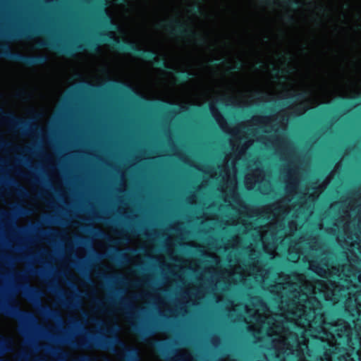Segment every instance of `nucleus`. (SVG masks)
<instances>
[{
    "mask_svg": "<svg viewBox=\"0 0 361 361\" xmlns=\"http://www.w3.org/2000/svg\"><path fill=\"white\" fill-rule=\"evenodd\" d=\"M99 36L102 42H110L115 49L122 52H130L136 57L152 61L154 65L163 68L166 71L172 70V67L167 65L164 58H157V53L154 50L140 49L133 42L118 39L108 32H100Z\"/></svg>",
    "mask_w": 361,
    "mask_h": 361,
    "instance_id": "1",
    "label": "nucleus"
},
{
    "mask_svg": "<svg viewBox=\"0 0 361 361\" xmlns=\"http://www.w3.org/2000/svg\"><path fill=\"white\" fill-rule=\"evenodd\" d=\"M0 47V59L6 58L12 61L20 62L27 66L42 65L48 61V56L46 55L28 56L19 52L12 51L5 44L1 45Z\"/></svg>",
    "mask_w": 361,
    "mask_h": 361,
    "instance_id": "2",
    "label": "nucleus"
},
{
    "mask_svg": "<svg viewBox=\"0 0 361 361\" xmlns=\"http://www.w3.org/2000/svg\"><path fill=\"white\" fill-rule=\"evenodd\" d=\"M164 28L169 31L172 36L187 37L195 39L198 44H204L206 39L192 28L178 19H173L170 23L164 25Z\"/></svg>",
    "mask_w": 361,
    "mask_h": 361,
    "instance_id": "3",
    "label": "nucleus"
},
{
    "mask_svg": "<svg viewBox=\"0 0 361 361\" xmlns=\"http://www.w3.org/2000/svg\"><path fill=\"white\" fill-rule=\"evenodd\" d=\"M120 347L123 353L124 357L128 361H138V350L134 347H128L125 343L116 334L111 338H104L99 347L104 350L114 351V347Z\"/></svg>",
    "mask_w": 361,
    "mask_h": 361,
    "instance_id": "4",
    "label": "nucleus"
},
{
    "mask_svg": "<svg viewBox=\"0 0 361 361\" xmlns=\"http://www.w3.org/2000/svg\"><path fill=\"white\" fill-rule=\"evenodd\" d=\"M39 47H51L61 54L69 56H73L78 51L85 50L87 48L92 52L99 51V44L94 42H86L84 44L76 45L75 47L63 46L51 41H43L39 43Z\"/></svg>",
    "mask_w": 361,
    "mask_h": 361,
    "instance_id": "5",
    "label": "nucleus"
},
{
    "mask_svg": "<svg viewBox=\"0 0 361 361\" xmlns=\"http://www.w3.org/2000/svg\"><path fill=\"white\" fill-rule=\"evenodd\" d=\"M0 314L20 321L34 319L30 312L20 309L16 302L0 301Z\"/></svg>",
    "mask_w": 361,
    "mask_h": 361,
    "instance_id": "6",
    "label": "nucleus"
},
{
    "mask_svg": "<svg viewBox=\"0 0 361 361\" xmlns=\"http://www.w3.org/2000/svg\"><path fill=\"white\" fill-rule=\"evenodd\" d=\"M106 304L116 307L119 310H123L129 317H133L135 315V308L128 298H119L117 300L116 298L110 296L107 298Z\"/></svg>",
    "mask_w": 361,
    "mask_h": 361,
    "instance_id": "7",
    "label": "nucleus"
},
{
    "mask_svg": "<svg viewBox=\"0 0 361 361\" xmlns=\"http://www.w3.org/2000/svg\"><path fill=\"white\" fill-rule=\"evenodd\" d=\"M1 116L4 120L10 124L13 128L20 129L24 133L31 130L34 127V126L30 122L23 120L16 116L12 113H6L2 111Z\"/></svg>",
    "mask_w": 361,
    "mask_h": 361,
    "instance_id": "8",
    "label": "nucleus"
},
{
    "mask_svg": "<svg viewBox=\"0 0 361 361\" xmlns=\"http://www.w3.org/2000/svg\"><path fill=\"white\" fill-rule=\"evenodd\" d=\"M25 296L32 302H39L42 292L35 286L26 283L23 286Z\"/></svg>",
    "mask_w": 361,
    "mask_h": 361,
    "instance_id": "9",
    "label": "nucleus"
},
{
    "mask_svg": "<svg viewBox=\"0 0 361 361\" xmlns=\"http://www.w3.org/2000/svg\"><path fill=\"white\" fill-rule=\"evenodd\" d=\"M39 312L42 315L46 316L49 318L54 319H61L60 314L57 311L50 308L47 305H40Z\"/></svg>",
    "mask_w": 361,
    "mask_h": 361,
    "instance_id": "10",
    "label": "nucleus"
},
{
    "mask_svg": "<svg viewBox=\"0 0 361 361\" xmlns=\"http://www.w3.org/2000/svg\"><path fill=\"white\" fill-rule=\"evenodd\" d=\"M192 75L191 73L187 71H182L177 74L176 81L178 84L184 83L190 79Z\"/></svg>",
    "mask_w": 361,
    "mask_h": 361,
    "instance_id": "11",
    "label": "nucleus"
},
{
    "mask_svg": "<svg viewBox=\"0 0 361 361\" xmlns=\"http://www.w3.org/2000/svg\"><path fill=\"white\" fill-rule=\"evenodd\" d=\"M70 345L74 348H89L90 345L87 341H75L71 340L69 342Z\"/></svg>",
    "mask_w": 361,
    "mask_h": 361,
    "instance_id": "12",
    "label": "nucleus"
},
{
    "mask_svg": "<svg viewBox=\"0 0 361 361\" xmlns=\"http://www.w3.org/2000/svg\"><path fill=\"white\" fill-rule=\"evenodd\" d=\"M11 180L14 184V185H15V187H16V188L17 190L18 193L20 196H23V197H27L28 196V192L27 191V190L23 186L20 185L18 183H17L13 179H11Z\"/></svg>",
    "mask_w": 361,
    "mask_h": 361,
    "instance_id": "13",
    "label": "nucleus"
},
{
    "mask_svg": "<svg viewBox=\"0 0 361 361\" xmlns=\"http://www.w3.org/2000/svg\"><path fill=\"white\" fill-rule=\"evenodd\" d=\"M115 254L118 261L122 263H125L128 262V257L126 253H123L121 250L116 248Z\"/></svg>",
    "mask_w": 361,
    "mask_h": 361,
    "instance_id": "14",
    "label": "nucleus"
},
{
    "mask_svg": "<svg viewBox=\"0 0 361 361\" xmlns=\"http://www.w3.org/2000/svg\"><path fill=\"white\" fill-rule=\"evenodd\" d=\"M282 1L285 6L292 7L293 8H298L302 6V3L299 0H283Z\"/></svg>",
    "mask_w": 361,
    "mask_h": 361,
    "instance_id": "15",
    "label": "nucleus"
},
{
    "mask_svg": "<svg viewBox=\"0 0 361 361\" xmlns=\"http://www.w3.org/2000/svg\"><path fill=\"white\" fill-rule=\"evenodd\" d=\"M132 328L143 339L149 334L147 331L143 330L136 324H132Z\"/></svg>",
    "mask_w": 361,
    "mask_h": 361,
    "instance_id": "16",
    "label": "nucleus"
},
{
    "mask_svg": "<svg viewBox=\"0 0 361 361\" xmlns=\"http://www.w3.org/2000/svg\"><path fill=\"white\" fill-rule=\"evenodd\" d=\"M9 342L4 336L0 335V350L2 352H8L10 350L8 348Z\"/></svg>",
    "mask_w": 361,
    "mask_h": 361,
    "instance_id": "17",
    "label": "nucleus"
},
{
    "mask_svg": "<svg viewBox=\"0 0 361 361\" xmlns=\"http://www.w3.org/2000/svg\"><path fill=\"white\" fill-rule=\"evenodd\" d=\"M243 68V63L238 61L235 66L228 67V72L232 73L240 71Z\"/></svg>",
    "mask_w": 361,
    "mask_h": 361,
    "instance_id": "18",
    "label": "nucleus"
},
{
    "mask_svg": "<svg viewBox=\"0 0 361 361\" xmlns=\"http://www.w3.org/2000/svg\"><path fill=\"white\" fill-rule=\"evenodd\" d=\"M190 12L192 14H202V11L199 4H195L190 9Z\"/></svg>",
    "mask_w": 361,
    "mask_h": 361,
    "instance_id": "19",
    "label": "nucleus"
},
{
    "mask_svg": "<svg viewBox=\"0 0 361 361\" xmlns=\"http://www.w3.org/2000/svg\"><path fill=\"white\" fill-rule=\"evenodd\" d=\"M93 234L94 235L102 238L106 237V233L99 228H93Z\"/></svg>",
    "mask_w": 361,
    "mask_h": 361,
    "instance_id": "20",
    "label": "nucleus"
},
{
    "mask_svg": "<svg viewBox=\"0 0 361 361\" xmlns=\"http://www.w3.org/2000/svg\"><path fill=\"white\" fill-rule=\"evenodd\" d=\"M286 21L288 23H290V24H293L295 23V18L293 17V16L292 15H288L286 17Z\"/></svg>",
    "mask_w": 361,
    "mask_h": 361,
    "instance_id": "21",
    "label": "nucleus"
},
{
    "mask_svg": "<svg viewBox=\"0 0 361 361\" xmlns=\"http://www.w3.org/2000/svg\"><path fill=\"white\" fill-rule=\"evenodd\" d=\"M13 37H14L13 39H16L17 38L22 37H28L29 35H27V32H22V33L15 34V35H13Z\"/></svg>",
    "mask_w": 361,
    "mask_h": 361,
    "instance_id": "22",
    "label": "nucleus"
},
{
    "mask_svg": "<svg viewBox=\"0 0 361 361\" xmlns=\"http://www.w3.org/2000/svg\"><path fill=\"white\" fill-rule=\"evenodd\" d=\"M75 361H92V358L87 355L78 357Z\"/></svg>",
    "mask_w": 361,
    "mask_h": 361,
    "instance_id": "23",
    "label": "nucleus"
},
{
    "mask_svg": "<svg viewBox=\"0 0 361 361\" xmlns=\"http://www.w3.org/2000/svg\"><path fill=\"white\" fill-rule=\"evenodd\" d=\"M51 289L54 293H62V290L56 284H54L51 286Z\"/></svg>",
    "mask_w": 361,
    "mask_h": 361,
    "instance_id": "24",
    "label": "nucleus"
},
{
    "mask_svg": "<svg viewBox=\"0 0 361 361\" xmlns=\"http://www.w3.org/2000/svg\"><path fill=\"white\" fill-rule=\"evenodd\" d=\"M18 212L22 214H27L29 213L27 209H25L21 207H18Z\"/></svg>",
    "mask_w": 361,
    "mask_h": 361,
    "instance_id": "25",
    "label": "nucleus"
},
{
    "mask_svg": "<svg viewBox=\"0 0 361 361\" xmlns=\"http://www.w3.org/2000/svg\"><path fill=\"white\" fill-rule=\"evenodd\" d=\"M262 1L268 5H275L276 4V0H262Z\"/></svg>",
    "mask_w": 361,
    "mask_h": 361,
    "instance_id": "26",
    "label": "nucleus"
},
{
    "mask_svg": "<svg viewBox=\"0 0 361 361\" xmlns=\"http://www.w3.org/2000/svg\"><path fill=\"white\" fill-rule=\"evenodd\" d=\"M97 306L101 309H104L105 304L100 300H97Z\"/></svg>",
    "mask_w": 361,
    "mask_h": 361,
    "instance_id": "27",
    "label": "nucleus"
},
{
    "mask_svg": "<svg viewBox=\"0 0 361 361\" xmlns=\"http://www.w3.org/2000/svg\"><path fill=\"white\" fill-rule=\"evenodd\" d=\"M319 271L317 272L320 276L324 277V276L321 273H325L326 271L320 267H317Z\"/></svg>",
    "mask_w": 361,
    "mask_h": 361,
    "instance_id": "28",
    "label": "nucleus"
},
{
    "mask_svg": "<svg viewBox=\"0 0 361 361\" xmlns=\"http://www.w3.org/2000/svg\"><path fill=\"white\" fill-rule=\"evenodd\" d=\"M63 303H64V305H65L66 307H72V306H73L72 302H71L70 300H64V301H63Z\"/></svg>",
    "mask_w": 361,
    "mask_h": 361,
    "instance_id": "29",
    "label": "nucleus"
},
{
    "mask_svg": "<svg viewBox=\"0 0 361 361\" xmlns=\"http://www.w3.org/2000/svg\"><path fill=\"white\" fill-rule=\"evenodd\" d=\"M272 71L276 75H277L281 72V71L276 68H273Z\"/></svg>",
    "mask_w": 361,
    "mask_h": 361,
    "instance_id": "30",
    "label": "nucleus"
},
{
    "mask_svg": "<svg viewBox=\"0 0 361 361\" xmlns=\"http://www.w3.org/2000/svg\"><path fill=\"white\" fill-rule=\"evenodd\" d=\"M30 273L33 275H37L38 274V270L33 268L30 270Z\"/></svg>",
    "mask_w": 361,
    "mask_h": 361,
    "instance_id": "31",
    "label": "nucleus"
},
{
    "mask_svg": "<svg viewBox=\"0 0 361 361\" xmlns=\"http://www.w3.org/2000/svg\"><path fill=\"white\" fill-rule=\"evenodd\" d=\"M105 20H106V23H107L108 24H109V25H112V23H111V20H110V18H109V17L105 16Z\"/></svg>",
    "mask_w": 361,
    "mask_h": 361,
    "instance_id": "32",
    "label": "nucleus"
},
{
    "mask_svg": "<svg viewBox=\"0 0 361 361\" xmlns=\"http://www.w3.org/2000/svg\"><path fill=\"white\" fill-rule=\"evenodd\" d=\"M302 97H303V96H302V94H298L294 95V97H295L296 99H301Z\"/></svg>",
    "mask_w": 361,
    "mask_h": 361,
    "instance_id": "33",
    "label": "nucleus"
},
{
    "mask_svg": "<svg viewBox=\"0 0 361 361\" xmlns=\"http://www.w3.org/2000/svg\"><path fill=\"white\" fill-rule=\"evenodd\" d=\"M319 8L322 12H324L326 11V9H325L324 6H319Z\"/></svg>",
    "mask_w": 361,
    "mask_h": 361,
    "instance_id": "34",
    "label": "nucleus"
},
{
    "mask_svg": "<svg viewBox=\"0 0 361 361\" xmlns=\"http://www.w3.org/2000/svg\"><path fill=\"white\" fill-rule=\"evenodd\" d=\"M221 61V59H214V60L212 61V62H214V64H216L217 62H219V61Z\"/></svg>",
    "mask_w": 361,
    "mask_h": 361,
    "instance_id": "35",
    "label": "nucleus"
},
{
    "mask_svg": "<svg viewBox=\"0 0 361 361\" xmlns=\"http://www.w3.org/2000/svg\"><path fill=\"white\" fill-rule=\"evenodd\" d=\"M128 250L130 252H135V250H133V249H131V248H128Z\"/></svg>",
    "mask_w": 361,
    "mask_h": 361,
    "instance_id": "36",
    "label": "nucleus"
},
{
    "mask_svg": "<svg viewBox=\"0 0 361 361\" xmlns=\"http://www.w3.org/2000/svg\"><path fill=\"white\" fill-rule=\"evenodd\" d=\"M123 240H125L126 242H128V238H123Z\"/></svg>",
    "mask_w": 361,
    "mask_h": 361,
    "instance_id": "37",
    "label": "nucleus"
},
{
    "mask_svg": "<svg viewBox=\"0 0 361 361\" xmlns=\"http://www.w3.org/2000/svg\"><path fill=\"white\" fill-rule=\"evenodd\" d=\"M156 344H159H159H161V343H160V341H156Z\"/></svg>",
    "mask_w": 361,
    "mask_h": 361,
    "instance_id": "38",
    "label": "nucleus"
},
{
    "mask_svg": "<svg viewBox=\"0 0 361 361\" xmlns=\"http://www.w3.org/2000/svg\"><path fill=\"white\" fill-rule=\"evenodd\" d=\"M200 253L202 255L203 254V252L202 250H200Z\"/></svg>",
    "mask_w": 361,
    "mask_h": 361,
    "instance_id": "39",
    "label": "nucleus"
},
{
    "mask_svg": "<svg viewBox=\"0 0 361 361\" xmlns=\"http://www.w3.org/2000/svg\"><path fill=\"white\" fill-rule=\"evenodd\" d=\"M280 361H285V360H280Z\"/></svg>",
    "mask_w": 361,
    "mask_h": 361,
    "instance_id": "40",
    "label": "nucleus"
}]
</instances>
